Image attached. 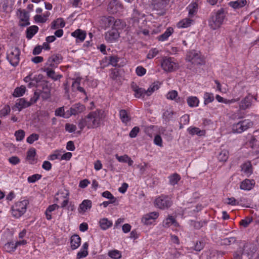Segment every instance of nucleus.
I'll return each mask as SVG.
<instances>
[{
    "mask_svg": "<svg viewBox=\"0 0 259 259\" xmlns=\"http://www.w3.org/2000/svg\"><path fill=\"white\" fill-rule=\"evenodd\" d=\"M119 36V33L116 29H112L105 34L106 40L110 43L116 41Z\"/></svg>",
    "mask_w": 259,
    "mask_h": 259,
    "instance_id": "12",
    "label": "nucleus"
},
{
    "mask_svg": "<svg viewBox=\"0 0 259 259\" xmlns=\"http://www.w3.org/2000/svg\"><path fill=\"white\" fill-rule=\"evenodd\" d=\"M198 9V4L195 2L191 3L187 8L190 15H195L197 14Z\"/></svg>",
    "mask_w": 259,
    "mask_h": 259,
    "instance_id": "38",
    "label": "nucleus"
},
{
    "mask_svg": "<svg viewBox=\"0 0 259 259\" xmlns=\"http://www.w3.org/2000/svg\"><path fill=\"white\" fill-rule=\"evenodd\" d=\"M27 201L24 200L17 202L12 209V213L16 218H19L23 215L26 210Z\"/></svg>",
    "mask_w": 259,
    "mask_h": 259,
    "instance_id": "6",
    "label": "nucleus"
},
{
    "mask_svg": "<svg viewBox=\"0 0 259 259\" xmlns=\"http://www.w3.org/2000/svg\"><path fill=\"white\" fill-rule=\"evenodd\" d=\"M30 106V104L29 102L27 101L24 98L18 99L16 102V106L19 111Z\"/></svg>",
    "mask_w": 259,
    "mask_h": 259,
    "instance_id": "36",
    "label": "nucleus"
},
{
    "mask_svg": "<svg viewBox=\"0 0 259 259\" xmlns=\"http://www.w3.org/2000/svg\"><path fill=\"white\" fill-rule=\"evenodd\" d=\"M244 116V113H242L240 110H238L232 115L231 118L233 119H239L243 118Z\"/></svg>",
    "mask_w": 259,
    "mask_h": 259,
    "instance_id": "63",
    "label": "nucleus"
},
{
    "mask_svg": "<svg viewBox=\"0 0 259 259\" xmlns=\"http://www.w3.org/2000/svg\"><path fill=\"white\" fill-rule=\"evenodd\" d=\"M65 25V23L62 18H59L54 20L51 23V28L53 29H57L62 28Z\"/></svg>",
    "mask_w": 259,
    "mask_h": 259,
    "instance_id": "29",
    "label": "nucleus"
},
{
    "mask_svg": "<svg viewBox=\"0 0 259 259\" xmlns=\"http://www.w3.org/2000/svg\"><path fill=\"white\" fill-rule=\"evenodd\" d=\"M55 115L57 116H60L63 117L67 118L66 113L64 112V109L63 107H61L57 109L55 111Z\"/></svg>",
    "mask_w": 259,
    "mask_h": 259,
    "instance_id": "61",
    "label": "nucleus"
},
{
    "mask_svg": "<svg viewBox=\"0 0 259 259\" xmlns=\"http://www.w3.org/2000/svg\"><path fill=\"white\" fill-rule=\"evenodd\" d=\"M154 203L155 207L162 210H165L171 207L173 201L171 197L162 194L156 198Z\"/></svg>",
    "mask_w": 259,
    "mask_h": 259,
    "instance_id": "3",
    "label": "nucleus"
},
{
    "mask_svg": "<svg viewBox=\"0 0 259 259\" xmlns=\"http://www.w3.org/2000/svg\"><path fill=\"white\" fill-rule=\"evenodd\" d=\"M162 68L165 71L172 72L177 68L174 58L164 57L161 63Z\"/></svg>",
    "mask_w": 259,
    "mask_h": 259,
    "instance_id": "8",
    "label": "nucleus"
},
{
    "mask_svg": "<svg viewBox=\"0 0 259 259\" xmlns=\"http://www.w3.org/2000/svg\"><path fill=\"white\" fill-rule=\"evenodd\" d=\"M224 22V17H210L208 20L209 27L213 30L219 28Z\"/></svg>",
    "mask_w": 259,
    "mask_h": 259,
    "instance_id": "15",
    "label": "nucleus"
},
{
    "mask_svg": "<svg viewBox=\"0 0 259 259\" xmlns=\"http://www.w3.org/2000/svg\"><path fill=\"white\" fill-rule=\"evenodd\" d=\"M99 224L102 230H106L112 226V222L108 220L107 218H103L100 220Z\"/></svg>",
    "mask_w": 259,
    "mask_h": 259,
    "instance_id": "35",
    "label": "nucleus"
},
{
    "mask_svg": "<svg viewBox=\"0 0 259 259\" xmlns=\"http://www.w3.org/2000/svg\"><path fill=\"white\" fill-rule=\"evenodd\" d=\"M81 243V238L77 234L73 235L70 238V247L72 250L77 249Z\"/></svg>",
    "mask_w": 259,
    "mask_h": 259,
    "instance_id": "22",
    "label": "nucleus"
},
{
    "mask_svg": "<svg viewBox=\"0 0 259 259\" xmlns=\"http://www.w3.org/2000/svg\"><path fill=\"white\" fill-rule=\"evenodd\" d=\"M108 255L113 259H119L121 257V253L120 251L115 249L109 251Z\"/></svg>",
    "mask_w": 259,
    "mask_h": 259,
    "instance_id": "48",
    "label": "nucleus"
},
{
    "mask_svg": "<svg viewBox=\"0 0 259 259\" xmlns=\"http://www.w3.org/2000/svg\"><path fill=\"white\" fill-rule=\"evenodd\" d=\"M81 78L80 77H77L73 80V81L72 83V91L73 92H76L77 89L80 86Z\"/></svg>",
    "mask_w": 259,
    "mask_h": 259,
    "instance_id": "54",
    "label": "nucleus"
},
{
    "mask_svg": "<svg viewBox=\"0 0 259 259\" xmlns=\"http://www.w3.org/2000/svg\"><path fill=\"white\" fill-rule=\"evenodd\" d=\"M38 28L37 26L33 25L28 27L26 30V37L30 39L37 32Z\"/></svg>",
    "mask_w": 259,
    "mask_h": 259,
    "instance_id": "34",
    "label": "nucleus"
},
{
    "mask_svg": "<svg viewBox=\"0 0 259 259\" xmlns=\"http://www.w3.org/2000/svg\"><path fill=\"white\" fill-rule=\"evenodd\" d=\"M62 59V57L59 55L52 56L47 60L45 67L56 68L61 62Z\"/></svg>",
    "mask_w": 259,
    "mask_h": 259,
    "instance_id": "11",
    "label": "nucleus"
},
{
    "mask_svg": "<svg viewBox=\"0 0 259 259\" xmlns=\"http://www.w3.org/2000/svg\"><path fill=\"white\" fill-rule=\"evenodd\" d=\"M25 87L21 85L20 87H17L15 89L13 95L15 97H21L25 94Z\"/></svg>",
    "mask_w": 259,
    "mask_h": 259,
    "instance_id": "43",
    "label": "nucleus"
},
{
    "mask_svg": "<svg viewBox=\"0 0 259 259\" xmlns=\"http://www.w3.org/2000/svg\"><path fill=\"white\" fill-rule=\"evenodd\" d=\"M92 204L91 200L88 199L84 200L79 205L78 211L79 212H85L88 209L92 207Z\"/></svg>",
    "mask_w": 259,
    "mask_h": 259,
    "instance_id": "27",
    "label": "nucleus"
},
{
    "mask_svg": "<svg viewBox=\"0 0 259 259\" xmlns=\"http://www.w3.org/2000/svg\"><path fill=\"white\" fill-rule=\"evenodd\" d=\"M256 100L251 95H248L243 98L239 103V108L241 110H246L249 108L252 103L253 100Z\"/></svg>",
    "mask_w": 259,
    "mask_h": 259,
    "instance_id": "14",
    "label": "nucleus"
},
{
    "mask_svg": "<svg viewBox=\"0 0 259 259\" xmlns=\"http://www.w3.org/2000/svg\"><path fill=\"white\" fill-rule=\"evenodd\" d=\"M15 136L17 141H22L25 136V132L22 130L17 131L15 133Z\"/></svg>",
    "mask_w": 259,
    "mask_h": 259,
    "instance_id": "53",
    "label": "nucleus"
},
{
    "mask_svg": "<svg viewBox=\"0 0 259 259\" xmlns=\"http://www.w3.org/2000/svg\"><path fill=\"white\" fill-rule=\"evenodd\" d=\"M59 206L57 204H53L52 205H49L45 211V215L46 219L48 220H51L52 219V212L55 210L58 209Z\"/></svg>",
    "mask_w": 259,
    "mask_h": 259,
    "instance_id": "30",
    "label": "nucleus"
},
{
    "mask_svg": "<svg viewBox=\"0 0 259 259\" xmlns=\"http://www.w3.org/2000/svg\"><path fill=\"white\" fill-rule=\"evenodd\" d=\"M189 134L192 136L196 135L198 136H204L205 134V130H201L198 127H189L187 130Z\"/></svg>",
    "mask_w": 259,
    "mask_h": 259,
    "instance_id": "31",
    "label": "nucleus"
},
{
    "mask_svg": "<svg viewBox=\"0 0 259 259\" xmlns=\"http://www.w3.org/2000/svg\"><path fill=\"white\" fill-rule=\"evenodd\" d=\"M53 68L45 67L44 68V71L47 73V76L51 78L54 80H57L62 77V75L61 74H56Z\"/></svg>",
    "mask_w": 259,
    "mask_h": 259,
    "instance_id": "24",
    "label": "nucleus"
},
{
    "mask_svg": "<svg viewBox=\"0 0 259 259\" xmlns=\"http://www.w3.org/2000/svg\"><path fill=\"white\" fill-rule=\"evenodd\" d=\"M242 248L243 249V252L244 251L245 253L247 254L248 256H251V257L253 256L256 251V249L254 245L247 243H245Z\"/></svg>",
    "mask_w": 259,
    "mask_h": 259,
    "instance_id": "23",
    "label": "nucleus"
},
{
    "mask_svg": "<svg viewBox=\"0 0 259 259\" xmlns=\"http://www.w3.org/2000/svg\"><path fill=\"white\" fill-rule=\"evenodd\" d=\"M119 116L122 122L124 123H126L131 120V117L125 110H120Z\"/></svg>",
    "mask_w": 259,
    "mask_h": 259,
    "instance_id": "41",
    "label": "nucleus"
},
{
    "mask_svg": "<svg viewBox=\"0 0 259 259\" xmlns=\"http://www.w3.org/2000/svg\"><path fill=\"white\" fill-rule=\"evenodd\" d=\"M39 138V135L36 134H32L27 138V142L29 144H32L34 141H37Z\"/></svg>",
    "mask_w": 259,
    "mask_h": 259,
    "instance_id": "58",
    "label": "nucleus"
},
{
    "mask_svg": "<svg viewBox=\"0 0 259 259\" xmlns=\"http://www.w3.org/2000/svg\"><path fill=\"white\" fill-rule=\"evenodd\" d=\"M176 221L172 216L168 217L163 222V226L164 227H168L175 223Z\"/></svg>",
    "mask_w": 259,
    "mask_h": 259,
    "instance_id": "50",
    "label": "nucleus"
},
{
    "mask_svg": "<svg viewBox=\"0 0 259 259\" xmlns=\"http://www.w3.org/2000/svg\"><path fill=\"white\" fill-rule=\"evenodd\" d=\"M243 254V249L240 246L237 250L234 252L232 259H242V255Z\"/></svg>",
    "mask_w": 259,
    "mask_h": 259,
    "instance_id": "51",
    "label": "nucleus"
},
{
    "mask_svg": "<svg viewBox=\"0 0 259 259\" xmlns=\"http://www.w3.org/2000/svg\"><path fill=\"white\" fill-rule=\"evenodd\" d=\"M174 32V29L172 27H168L166 29L165 31L162 34L157 37L159 41H163L168 39Z\"/></svg>",
    "mask_w": 259,
    "mask_h": 259,
    "instance_id": "32",
    "label": "nucleus"
},
{
    "mask_svg": "<svg viewBox=\"0 0 259 259\" xmlns=\"http://www.w3.org/2000/svg\"><path fill=\"white\" fill-rule=\"evenodd\" d=\"M252 218H246L245 219L241 220L239 223L240 225L243 226L244 228H246L252 222Z\"/></svg>",
    "mask_w": 259,
    "mask_h": 259,
    "instance_id": "64",
    "label": "nucleus"
},
{
    "mask_svg": "<svg viewBox=\"0 0 259 259\" xmlns=\"http://www.w3.org/2000/svg\"><path fill=\"white\" fill-rule=\"evenodd\" d=\"M158 53L159 51L156 48L152 49L149 51L147 55V58L149 59H152L155 57Z\"/></svg>",
    "mask_w": 259,
    "mask_h": 259,
    "instance_id": "55",
    "label": "nucleus"
},
{
    "mask_svg": "<svg viewBox=\"0 0 259 259\" xmlns=\"http://www.w3.org/2000/svg\"><path fill=\"white\" fill-rule=\"evenodd\" d=\"M253 122L249 119H244L234 123L232 126V130L233 133L241 134L251 127Z\"/></svg>",
    "mask_w": 259,
    "mask_h": 259,
    "instance_id": "4",
    "label": "nucleus"
},
{
    "mask_svg": "<svg viewBox=\"0 0 259 259\" xmlns=\"http://www.w3.org/2000/svg\"><path fill=\"white\" fill-rule=\"evenodd\" d=\"M42 85V90H37L40 92V97L44 100H47L50 97V89L46 82H44Z\"/></svg>",
    "mask_w": 259,
    "mask_h": 259,
    "instance_id": "19",
    "label": "nucleus"
},
{
    "mask_svg": "<svg viewBox=\"0 0 259 259\" xmlns=\"http://www.w3.org/2000/svg\"><path fill=\"white\" fill-rule=\"evenodd\" d=\"M237 242L236 238L234 237L225 238L221 240V243L223 245H230Z\"/></svg>",
    "mask_w": 259,
    "mask_h": 259,
    "instance_id": "45",
    "label": "nucleus"
},
{
    "mask_svg": "<svg viewBox=\"0 0 259 259\" xmlns=\"http://www.w3.org/2000/svg\"><path fill=\"white\" fill-rule=\"evenodd\" d=\"M193 22V20L190 19V17H186L179 21L177 23V26L179 28H187L190 26Z\"/></svg>",
    "mask_w": 259,
    "mask_h": 259,
    "instance_id": "26",
    "label": "nucleus"
},
{
    "mask_svg": "<svg viewBox=\"0 0 259 259\" xmlns=\"http://www.w3.org/2000/svg\"><path fill=\"white\" fill-rule=\"evenodd\" d=\"M36 155L35 150L34 149H31L27 152V159L28 160L33 161L34 157Z\"/></svg>",
    "mask_w": 259,
    "mask_h": 259,
    "instance_id": "62",
    "label": "nucleus"
},
{
    "mask_svg": "<svg viewBox=\"0 0 259 259\" xmlns=\"http://www.w3.org/2000/svg\"><path fill=\"white\" fill-rule=\"evenodd\" d=\"M187 102L190 107H196L199 105V100L195 96H191L187 98Z\"/></svg>",
    "mask_w": 259,
    "mask_h": 259,
    "instance_id": "39",
    "label": "nucleus"
},
{
    "mask_svg": "<svg viewBox=\"0 0 259 259\" xmlns=\"http://www.w3.org/2000/svg\"><path fill=\"white\" fill-rule=\"evenodd\" d=\"M102 196L106 198L107 199H108L109 200H115L116 201V198H115L111 193L110 192L108 191H106L102 193Z\"/></svg>",
    "mask_w": 259,
    "mask_h": 259,
    "instance_id": "60",
    "label": "nucleus"
},
{
    "mask_svg": "<svg viewBox=\"0 0 259 259\" xmlns=\"http://www.w3.org/2000/svg\"><path fill=\"white\" fill-rule=\"evenodd\" d=\"M16 248L15 243L13 242H8L4 246V249L8 252H13Z\"/></svg>",
    "mask_w": 259,
    "mask_h": 259,
    "instance_id": "44",
    "label": "nucleus"
},
{
    "mask_svg": "<svg viewBox=\"0 0 259 259\" xmlns=\"http://www.w3.org/2000/svg\"><path fill=\"white\" fill-rule=\"evenodd\" d=\"M170 0H153L152 15H164L166 14V7Z\"/></svg>",
    "mask_w": 259,
    "mask_h": 259,
    "instance_id": "2",
    "label": "nucleus"
},
{
    "mask_svg": "<svg viewBox=\"0 0 259 259\" xmlns=\"http://www.w3.org/2000/svg\"><path fill=\"white\" fill-rule=\"evenodd\" d=\"M246 3V0H237L236 1L230 2L229 6L234 9H238L245 6Z\"/></svg>",
    "mask_w": 259,
    "mask_h": 259,
    "instance_id": "40",
    "label": "nucleus"
},
{
    "mask_svg": "<svg viewBox=\"0 0 259 259\" xmlns=\"http://www.w3.org/2000/svg\"><path fill=\"white\" fill-rule=\"evenodd\" d=\"M31 74V82H30L28 84L29 88H32L34 86H36L37 84L41 82L43 78V75L41 74Z\"/></svg>",
    "mask_w": 259,
    "mask_h": 259,
    "instance_id": "25",
    "label": "nucleus"
},
{
    "mask_svg": "<svg viewBox=\"0 0 259 259\" xmlns=\"http://www.w3.org/2000/svg\"><path fill=\"white\" fill-rule=\"evenodd\" d=\"M104 21L108 23L107 27H111L112 29H122L125 26V23L121 19L116 18L115 17H104Z\"/></svg>",
    "mask_w": 259,
    "mask_h": 259,
    "instance_id": "7",
    "label": "nucleus"
},
{
    "mask_svg": "<svg viewBox=\"0 0 259 259\" xmlns=\"http://www.w3.org/2000/svg\"><path fill=\"white\" fill-rule=\"evenodd\" d=\"M254 185L255 182L253 180L246 179L241 183L240 188L242 190L249 191L253 187Z\"/></svg>",
    "mask_w": 259,
    "mask_h": 259,
    "instance_id": "20",
    "label": "nucleus"
},
{
    "mask_svg": "<svg viewBox=\"0 0 259 259\" xmlns=\"http://www.w3.org/2000/svg\"><path fill=\"white\" fill-rule=\"evenodd\" d=\"M176 114L170 109H166L164 111L162 114V118L166 121L168 122L173 118V116Z\"/></svg>",
    "mask_w": 259,
    "mask_h": 259,
    "instance_id": "33",
    "label": "nucleus"
},
{
    "mask_svg": "<svg viewBox=\"0 0 259 259\" xmlns=\"http://www.w3.org/2000/svg\"><path fill=\"white\" fill-rule=\"evenodd\" d=\"M89 244L85 242L83 244L80 250L77 253L76 255L77 259H80L86 257L88 255V249Z\"/></svg>",
    "mask_w": 259,
    "mask_h": 259,
    "instance_id": "28",
    "label": "nucleus"
},
{
    "mask_svg": "<svg viewBox=\"0 0 259 259\" xmlns=\"http://www.w3.org/2000/svg\"><path fill=\"white\" fill-rule=\"evenodd\" d=\"M136 73L139 76H142L146 73V69L142 66H138L136 69Z\"/></svg>",
    "mask_w": 259,
    "mask_h": 259,
    "instance_id": "57",
    "label": "nucleus"
},
{
    "mask_svg": "<svg viewBox=\"0 0 259 259\" xmlns=\"http://www.w3.org/2000/svg\"><path fill=\"white\" fill-rule=\"evenodd\" d=\"M241 171L246 177H249L253 172V168L250 161H246L241 165Z\"/></svg>",
    "mask_w": 259,
    "mask_h": 259,
    "instance_id": "18",
    "label": "nucleus"
},
{
    "mask_svg": "<svg viewBox=\"0 0 259 259\" xmlns=\"http://www.w3.org/2000/svg\"><path fill=\"white\" fill-rule=\"evenodd\" d=\"M169 184L171 186H175L177 184L181 178L180 175L177 173H174L168 177Z\"/></svg>",
    "mask_w": 259,
    "mask_h": 259,
    "instance_id": "37",
    "label": "nucleus"
},
{
    "mask_svg": "<svg viewBox=\"0 0 259 259\" xmlns=\"http://www.w3.org/2000/svg\"><path fill=\"white\" fill-rule=\"evenodd\" d=\"M127 14L133 16H137L140 15V13L136 6H131L127 10Z\"/></svg>",
    "mask_w": 259,
    "mask_h": 259,
    "instance_id": "49",
    "label": "nucleus"
},
{
    "mask_svg": "<svg viewBox=\"0 0 259 259\" xmlns=\"http://www.w3.org/2000/svg\"><path fill=\"white\" fill-rule=\"evenodd\" d=\"M29 24V17H22L19 22V25L21 27H25Z\"/></svg>",
    "mask_w": 259,
    "mask_h": 259,
    "instance_id": "59",
    "label": "nucleus"
},
{
    "mask_svg": "<svg viewBox=\"0 0 259 259\" xmlns=\"http://www.w3.org/2000/svg\"><path fill=\"white\" fill-rule=\"evenodd\" d=\"M85 109V106L80 103H76L73 105L71 108L66 112V117H69L72 115H76L83 112Z\"/></svg>",
    "mask_w": 259,
    "mask_h": 259,
    "instance_id": "9",
    "label": "nucleus"
},
{
    "mask_svg": "<svg viewBox=\"0 0 259 259\" xmlns=\"http://www.w3.org/2000/svg\"><path fill=\"white\" fill-rule=\"evenodd\" d=\"M131 88L135 92V96L136 98L144 97L145 95L148 96L147 91L145 89L139 88L136 83L133 82L131 84Z\"/></svg>",
    "mask_w": 259,
    "mask_h": 259,
    "instance_id": "16",
    "label": "nucleus"
},
{
    "mask_svg": "<svg viewBox=\"0 0 259 259\" xmlns=\"http://www.w3.org/2000/svg\"><path fill=\"white\" fill-rule=\"evenodd\" d=\"M42 177V176L39 174H34L31 176H29L27 178V181L29 183H34L37 181L40 180Z\"/></svg>",
    "mask_w": 259,
    "mask_h": 259,
    "instance_id": "52",
    "label": "nucleus"
},
{
    "mask_svg": "<svg viewBox=\"0 0 259 259\" xmlns=\"http://www.w3.org/2000/svg\"><path fill=\"white\" fill-rule=\"evenodd\" d=\"M40 97V92L36 90L33 95V96L31 98L30 101L29 102L30 104V106L37 102L39 98Z\"/></svg>",
    "mask_w": 259,
    "mask_h": 259,
    "instance_id": "56",
    "label": "nucleus"
},
{
    "mask_svg": "<svg viewBox=\"0 0 259 259\" xmlns=\"http://www.w3.org/2000/svg\"><path fill=\"white\" fill-rule=\"evenodd\" d=\"M204 104L207 105L210 103L214 101L213 94L211 93L205 92L203 95Z\"/></svg>",
    "mask_w": 259,
    "mask_h": 259,
    "instance_id": "42",
    "label": "nucleus"
},
{
    "mask_svg": "<svg viewBox=\"0 0 259 259\" xmlns=\"http://www.w3.org/2000/svg\"><path fill=\"white\" fill-rule=\"evenodd\" d=\"M122 8V5L119 1L117 0H110L107 7V10L110 13L114 14L121 11Z\"/></svg>",
    "mask_w": 259,
    "mask_h": 259,
    "instance_id": "10",
    "label": "nucleus"
},
{
    "mask_svg": "<svg viewBox=\"0 0 259 259\" xmlns=\"http://www.w3.org/2000/svg\"><path fill=\"white\" fill-rule=\"evenodd\" d=\"M178 96V92L175 90H172L167 93L166 98L167 99L175 100L177 102H178L180 100V98H177Z\"/></svg>",
    "mask_w": 259,
    "mask_h": 259,
    "instance_id": "46",
    "label": "nucleus"
},
{
    "mask_svg": "<svg viewBox=\"0 0 259 259\" xmlns=\"http://www.w3.org/2000/svg\"><path fill=\"white\" fill-rule=\"evenodd\" d=\"M102 118V114L100 111L90 112L84 118L78 122V127L82 131L85 126L88 128H94L100 126Z\"/></svg>",
    "mask_w": 259,
    "mask_h": 259,
    "instance_id": "1",
    "label": "nucleus"
},
{
    "mask_svg": "<svg viewBox=\"0 0 259 259\" xmlns=\"http://www.w3.org/2000/svg\"><path fill=\"white\" fill-rule=\"evenodd\" d=\"M159 216V213L153 211L145 214L142 218V222L146 225H151Z\"/></svg>",
    "mask_w": 259,
    "mask_h": 259,
    "instance_id": "13",
    "label": "nucleus"
},
{
    "mask_svg": "<svg viewBox=\"0 0 259 259\" xmlns=\"http://www.w3.org/2000/svg\"><path fill=\"white\" fill-rule=\"evenodd\" d=\"M20 50L17 47H13L7 51V59L13 66L18 65L20 60Z\"/></svg>",
    "mask_w": 259,
    "mask_h": 259,
    "instance_id": "5",
    "label": "nucleus"
},
{
    "mask_svg": "<svg viewBox=\"0 0 259 259\" xmlns=\"http://www.w3.org/2000/svg\"><path fill=\"white\" fill-rule=\"evenodd\" d=\"M187 60L194 64H200L201 62L200 55L195 51L189 53L187 56Z\"/></svg>",
    "mask_w": 259,
    "mask_h": 259,
    "instance_id": "17",
    "label": "nucleus"
},
{
    "mask_svg": "<svg viewBox=\"0 0 259 259\" xmlns=\"http://www.w3.org/2000/svg\"><path fill=\"white\" fill-rule=\"evenodd\" d=\"M71 36L76 38L77 42H82L86 37V33L83 30L77 29L71 33Z\"/></svg>",
    "mask_w": 259,
    "mask_h": 259,
    "instance_id": "21",
    "label": "nucleus"
},
{
    "mask_svg": "<svg viewBox=\"0 0 259 259\" xmlns=\"http://www.w3.org/2000/svg\"><path fill=\"white\" fill-rule=\"evenodd\" d=\"M229 156V152L226 150H222L218 155V159L221 161H226Z\"/></svg>",
    "mask_w": 259,
    "mask_h": 259,
    "instance_id": "47",
    "label": "nucleus"
}]
</instances>
